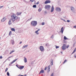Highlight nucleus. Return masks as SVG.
Wrapping results in <instances>:
<instances>
[{"mask_svg":"<svg viewBox=\"0 0 76 76\" xmlns=\"http://www.w3.org/2000/svg\"><path fill=\"white\" fill-rule=\"evenodd\" d=\"M44 73V70H42L40 72L39 74H41V73Z\"/></svg>","mask_w":76,"mask_h":76,"instance_id":"obj_17","label":"nucleus"},{"mask_svg":"<svg viewBox=\"0 0 76 76\" xmlns=\"http://www.w3.org/2000/svg\"><path fill=\"white\" fill-rule=\"evenodd\" d=\"M75 1H76V0H75Z\"/></svg>","mask_w":76,"mask_h":76,"instance_id":"obj_62","label":"nucleus"},{"mask_svg":"<svg viewBox=\"0 0 76 76\" xmlns=\"http://www.w3.org/2000/svg\"><path fill=\"white\" fill-rule=\"evenodd\" d=\"M36 4H39V2H37V3H36Z\"/></svg>","mask_w":76,"mask_h":76,"instance_id":"obj_39","label":"nucleus"},{"mask_svg":"<svg viewBox=\"0 0 76 76\" xmlns=\"http://www.w3.org/2000/svg\"><path fill=\"white\" fill-rule=\"evenodd\" d=\"M24 61L25 63H26L27 62V59L25 57H24Z\"/></svg>","mask_w":76,"mask_h":76,"instance_id":"obj_14","label":"nucleus"},{"mask_svg":"<svg viewBox=\"0 0 76 76\" xmlns=\"http://www.w3.org/2000/svg\"><path fill=\"white\" fill-rule=\"evenodd\" d=\"M11 19L9 21V25H11L12 24V23H14L16 20L18 19H20V17H18V16H16V15L15 14L12 15L11 16Z\"/></svg>","mask_w":76,"mask_h":76,"instance_id":"obj_1","label":"nucleus"},{"mask_svg":"<svg viewBox=\"0 0 76 76\" xmlns=\"http://www.w3.org/2000/svg\"><path fill=\"white\" fill-rule=\"evenodd\" d=\"M60 32H61V31H60Z\"/></svg>","mask_w":76,"mask_h":76,"instance_id":"obj_61","label":"nucleus"},{"mask_svg":"<svg viewBox=\"0 0 76 76\" xmlns=\"http://www.w3.org/2000/svg\"><path fill=\"white\" fill-rule=\"evenodd\" d=\"M7 76H9L10 74H9V72H7Z\"/></svg>","mask_w":76,"mask_h":76,"instance_id":"obj_31","label":"nucleus"},{"mask_svg":"<svg viewBox=\"0 0 76 76\" xmlns=\"http://www.w3.org/2000/svg\"><path fill=\"white\" fill-rule=\"evenodd\" d=\"M63 21L64 22H66V21L64 19L63 20Z\"/></svg>","mask_w":76,"mask_h":76,"instance_id":"obj_48","label":"nucleus"},{"mask_svg":"<svg viewBox=\"0 0 76 76\" xmlns=\"http://www.w3.org/2000/svg\"><path fill=\"white\" fill-rule=\"evenodd\" d=\"M69 45H68L67 46H66V48H69Z\"/></svg>","mask_w":76,"mask_h":76,"instance_id":"obj_33","label":"nucleus"},{"mask_svg":"<svg viewBox=\"0 0 76 76\" xmlns=\"http://www.w3.org/2000/svg\"><path fill=\"white\" fill-rule=\"evenodd\" d=\"M6 20V18H2V19L1 20V21L2 22H4V21H5V20Z\"/></svg>","mask_w":76,"mask_h":76,"instance_id":"obj_12","label":"nucleus"},{"mask_svg":"<svg viewBox=\"0 0 76 76\" xmlns=\"http://www.w3.org/2000/svg\"><path fill=\"white\" fill-rule=\"evenodd\" d=\"M42 25H45V23H44L42 22Z\"/></svg>","mask_w":76,"mask_h":76,"instance_id":"obj_32","label":"nucleus"},{"mask_svg":"<svg viewBox=\"0 0 76 76\" xmlns=\"http://www.w3.org/2000/svg\"><path fill=\"white\" fill-rule=\"evenodd\" d=\"M13 63H14V62L13 61H12V62L11 63V64H13Z\"/></svg>","mask_w":76,"mask_h":76,"instance_id":"obj_43","label":"nucleus"},{"mask_svg":"<svg viewBox=\"0 0 76 76\" xmlns=\"http://www.w3.org/2000/svg\"><path fill=\"white\" fill-rule=\"evenodd\" d=\"M0 45H1V44H0Z\"/></svg>","mask_w":76,"mask_h":76,"instance_id":"obj_59","label":"nucleus"},{"mask_svg":"<svg viewBox=\"0 0 76 76\" xmlns=\"http://www.w3.org/2000/svg\"><path fill=\"white\" fill-rule=\"evenodd\" d=\"M51 7V6L50 5H46L45 6V9L47 10H50V9Z\"/></svg>","mask_w":76,"mask_h":76,"instance_id":"obj_3","label":"nucleus"},{"mask_svg":"<svg viewBox=\"0 0 76 76\" xmlns=\"http://www.w3.org/2000/svg\"><path fill=\"white\" fill-rule=\"evenodd\" d=\"M21 13H22L21 12H17V15H21Z\"/></svg>","mask_w":76,"mask_h":76,"instance_id":"obj_19","label":"nucleus"},{"mask_svg":"<svg viewBox=\"0 0 76 76\" xmlns=\"http://www.w3.org/2000/svg\"><path fill=\"white\" fill-rule=\"evenodd\" d=\"M50 64L51 65H52V66H53V60H52V61H51V62L50 63Z\"/></svg>","mask_w":76,"mask_h":76,"instance_id":"obj_20","label":"nucleus"},{"mask_svg":"<svg viewBox=\"0 0 76 76\" xmlns=\"http://www.w3.org/2000/svg\"><path fill=\"white\" fill-rule=\"evenodd\" d=\"M31 23L33 26H36L37 25L38 23L36 21H32L31 22Z\"/></svg>","mask_w":76,"mask_h":76,"instance_id":"obj_2","label":"nucleus"},{"mask_svg":"<svg viewBox=\"0 0 76 76\" xmlns=\"http://www.w3.org/2000/svg\"><path fill=\"white\" fill-rule=\"evenodd\" d=\"M66 45L65 44H64L63 46H62V49L63 50H65L66 49Z\"/></svg>","mask_w":76,"mask_h":76,"instance_id":"obj_4","label":"nucleus"},{"mask_svg":"<svg viewBox=\"0 0 76 76\" xmlns=\"http://www.w3.org/2000/svg\"><path fill=\"white\" fill-rule=\"evenodd\" d=\"M61 20H63L64 19H62V18H61Z\"/></svg>","mask_w":76,"mask_h":76,"instance_id":"obj_51","label":"nucleus"},{"mask_svg":"<svg viewBox=\"0 0 76 76\" xmlns=\"http://www.w3.org/2000/svg\"><path fill=\"white\" fill-rule=\"evenodd\" d=\"M56 11H57L58 12H61V9L60 8L57 7L56 8Z\"/></svg>","mask_w":76,"mask_h":76,"instance_id":"obj_6","label":"nucleus"},{"mask_svg":"<svg viewBox=\"0 0 76 76\" xmlns=\"http://www.w3.org/2000/svg\"><path fill=\"white\" fill-rule=\"evenodd\" d=\"M32 19V18H31L30 19V20H31V19Z\"/></svg>","mask_w":76,"mask_h":76,"instance_id":"obj_55","label":"nucleus"},{"mask_svg":"<svg viewBox=\"0 0 76 76\" xmlns=\"http://www.w3.org/2000/svg\"><path fill=\"white\" fill-rule=\"evenodd\" d=\"M28 46V45H25V46H23L22 48V49H23V48H27Z\"/></svg>","mask_w":76,"mask_h":76,"instance_id":"obj_15","label":"nucleus"},{"mask_svg":"<svg viewBox=\"0 0 76 76\" xmlns=\"http://www.w3.org/2000/svg\"><path fill=\"white\" fill-rule=\"evenodd\" d=\"M61 32L62 34H63V31H64V28H63V27H62L61 28Z\"/></svg>","mask_w":76,"mask_h":76,"instance_id":"obj_13","label":"nucleus"},{"mask_svg":"<svg viewBox=\"0 0 76 76\" xmlns=\"http://www.w3.org/2000/svg\"><path fill=\"white\" fill-rule=\"evenodd\" d=\"M50 67H51V66L50 65L48 66V72L50 71Z\"/></svg>","mask_w":76,"mask_h":76,"instance_id":"obj_10","label":"nucleus"},{"mask_svg":"<svg viewBox=\"0 0 76 76\" xmlns=\"http://www.w3.org/2000/svg\"><path fill=\"white\" fill-rule=\"evenodd\" d=\"M13 52H15V51L12 50V51H11L10 52V54H12V53H13Z\"/></svg>","mask_w":76,"mask_h":76,"instance_id":"obj_27","label":"nucleus"},{"mask_svg":"<svg viewBox=\"0 0 76 76\" xmlns=\"http://www.w3.org/2000/svg\"><path fill=\"white\" fill-rule=\"evenodd\" d=\"M17 60H18V59H15L13 61L14 62H14H15V61H17Z\"/></svg>","mask_w":76,"mask_h":76,"instance_id":"obj_30","label":"nucleus"},{"mask_svg":"<svg viewBox=\"0 0 76 76\" xmlns=\"http://www.w3.org/2000/svg\"><path fill=\"white\" fill-rule=\"evenodd\" d=\"M56 48L57 49V48H59V46H56Z\"/></svg>","mask_w":76,"mask_h":76,"instance_id":"obj_29","label":"nucleus"},{"mask_svg":"<svg viewBox=\"0 0 76 76\" xmlns=\"http://www.w3.org/2000/svg\"><path fill=\"white\" fill-rule=\"evenodd\" d=\"M46 45H47V44H46Z\"/></svg>","mask_w":76,"mask_h":76,"instance_id":"obj_58","label":"nucleus"},{"mask_svg":"<svg viewBox=\"0 0 76 76\" xmlns=\"http://www.w3.org/2000/svg\"><path fill=\"white\" fill-rule=\"evenodd\" d=\"M30 1L31 2H33V1H35V0H30Z\"/></svg>","mask_w":76,"mask_h":76,"instance_id":"obj_34","label":"nucleus"},{"mask_svg":"<svg viewBox=\"0 0 76 76\" xmlns=\"http://www.w3.org/2000/svg\"><path fill=\"white\" fill-rule=\"evenodd\" d=\"M54 7L53 6H52L51 12H53L54 11Z\"/></svg>","mask_w":76,"mask_h":76,"instance_id":"obj_11","label":"nucleus"},{"mask_svg":"<svg viewBox=\"0 0 76 76\" xmlns=\"http://www.w3.org/2000/svg\"><path fill=\"white\" fill-rule=\"evenodd\" d=\"M66 61H67L66 60H65L64 61V62H63V64H64V63L66 62Z\"/></svg>","mask_w":76,"mask_h":76,"instance_id":"obj_38","label":"nucleus"},{"mask_svg":"<svg viewBox=\"0 0 76 76\" xmlns=\"http://www.w3.org/2000/svg\"><path fill=\"white\" fill-rule=\"evenodd\" d=\"M76 51V48H75L74 50L73 53H72V54H73V53H75V51Z\"/></svg>","mask_w":76,"mask_h":76,"instance_id":"obj_26","label":"nucleus"},{"mask_svg":"<svg viewBox=\"0 0 76 76\" xmlns=\"http://www.w3.org/2000/svg\"><path fill=\"white\" fill-rule=\"evenodd\" d=\"M12 34V31H10V32L9 33V35H11V34Z\"/></svg>","mask_w":76,"mask_h":76,"instance_id":"obj_28","label":"nucleus"},{"mask_svg":"<svg viewBox=\"0 0 76 76\" xmlns=\"http://www.w3.org/2000/svg\"><path fill=\"white\" fill-rule=\"evenodd\" d=\"M38 10L39 12H41L42 10V9L41 8H40L38 9Z\"/></svg>","mask_w":76,"mask_h":76,"instance_id":"obj_23","label":"nucleus"},{"mask_svg":"<svg viewBox=\"0 0 76 76\" xmlns=\"http://www.w3.org/2000/svg\"><path fill=\"white\" fill-rule=\"evenodd\" d=\"M11 57H12V56H10L8 58H11Z\"/></svg>","mask_w":76,"mask_h":76,"instance_id":"obj_46","label":"nucleus"},{"mask_svg":"<svg viewBox=\"0 0 76 76\" xmlns=\"http://www.w3.org/2000/svg\"><path fill=\"white\" fill-rule=\"evenodd\" d=\"M74 28H75V29H76V26H74Z\"/></svg>","mask_w":76,"mask_h":76,"instance_id":"obj_42","label":"nucleus"},{"mask_svg":"<svg viewBox=\"0 0 76 76\" xmlns=\"http://www.w3.org/2000/svg\"><path fill=\"white\" fill-rule=\"evenodd\" d=\"M28 20H28L27 21H28Z\"/></svg>","mask_w":76,"mask_h":76,"instance_id":"obj_56","label":"nucleus"},{"mask_svg":"<svg viewBox=\"0 0 76 76\" xmlns=\"http://www.w3.org/2000/svg\"><path fill=\"white\" fill-rule=\"evenodd\" d=\"M33 7L34 8H36L37 7V5H34L33 6Z\"/></svg>","mask_w":76,"mask_h":76,"instance_id":"obj_25","label":"nucleus"},{"mask_svg":"<svg viewBox=\"0 0 76 76\" xmlns=\"http://www.w3.org/2000/svg\"><path fill=\"white\" fill-rule=\"evenodd\" d=\"M51 1L50 0H47L45 2V4H48V3H50Z\"/></svg>","mask_w":76,"mask_h":76,"instance_id":"obj_7","label":"nucleus"},{"mask_svg":"<svg viewBox=\"0 0 76 76\" xmlns=\"http://www.w3.org/2000/svg\"><path fill=\"white\" fill-rule=\"evenodd\" d=\"M23 76H26V75H23Z\"/></svg>","mask_w":76,"mask_h":76,"instance_id":"obj_49","label":"nucleus"},{"mask_svg":"<svg viewBox=\"0 0 76 76\" xmlns=\"http://www.w3.org/2000/svg\"><path fill=\"white\" fill-rule=\"evenodd\" d=\"M1 39V37H0V39Z\"/></svg>","mask_w":76,"mask_h":76,"instance_id":"obj_57","label":"nucleus"},{"mask_svg":"<svg viewBox=\"0 0 76 76\" xmlns=\"http://www.w3.org/2000/svg\"><path fill=\"white\" fill-rule=\"evenodd\" d=\"M7 70H8V69H7V68L6 69H5V72H7Z\"/></svg>","mask_w":76,"mask_h":76,"instance_id":"obj_35","label":"nucleus"},{"mask_svg":"<svg viewBox=\"0 0 76 76\" xmlns=\"http://www.w3.org/2000/svg\"><path fill=\"white\" fill-rule=\"evenodd\" d=\"M11 31H14V32L15 31V29L14 28H12L11 29Z\"/></svg>","mask_w":76,"mask_h":76,"instance_id":"obj_22","label":"nucleus"},{"mask_svg":"<svg viewBox=\"0 0 76 76\" xmlns=\"http://www.w3.org/2000/svg\"><path fill=\"white\" fill-rule=\"evenodd\" d=\"M3 7V6H2L1 7H0V9H1V8H2V7Z\"/></svg>","mask_w":76,"mask_h":76,"instance_id":"obj_44","label":"nucleus"},{"mask_svg":"<svg viewBox=\"0 0 76 76\" xmlns=\"http://www.w3.org/2000/svg\"><path fill=\"white\" fill-rule=\"evenodd\" d=\"M71 10L73 12H75V9L73 7H71Z\"/></svg>","mask_w":76,"mask_h":76,"instance_id":"obj_8","label":"nucleus"},{"mask_svg":"<svg viewBox=\"0 0 76 76\" xmlns=\"http://www.w3.org/2000/svg\"><path fill=\"white\" fill-rule=\"evenodd\" d=\"M39 48L40 50L41 51H42V52L43 51H44V47L42 46H40L39 47Z\"/></svg>","mask_w":76,"mask_h":76,"instance_id":"obj_5","label":"nucleus"},{"mask_svg":"<svg viewBox=\"0 0 76 76\" xmlns=\"http://www.w3.org/2000/svg\"><path fill=\"white\" fill-rule=\"evenodd\" d=\"M67 22H70V21H69V20H67Z\"/></svg>","mask_w":76,"mask_h":76,"instance_id":"obj_41","label":"nucleus"},{"mask_svg":"<svg viewBox=\"0 0 76 76\" xmlns=\"http://www.w3.org/2000/svg\"><path fill=\"white\" fill-rule=\"evenodd\" d=\"M2 56H1L0 57V58H2Z\"/></svg>","mask_w":76,"mask_h":76,"instance_id":"obj_47","label":"nucleus"},{"mask_svg":"<svg viewBox=\"0 0 76 76\" xmlns=\"http://www.w3.org/2000/svg\"><path fill=\"white\" fill-rule=\"evenodd\" d=\"M15 42V41L13 40H11V43H12V45H14V42Z\"/></svg>","mask_w":76,"mask_h":76,"instance_id":"obj_18","label":"nucleus"},{"mask_svg":"<svg viewBox=\"0 0 76 76\" xmlns=\"http://www.w3.org/2000/svg\"><path fill=\"white\" fill-rule=\"evenodd\" d=\"M40 31V29H38L35 32V33L37 35H38L39 34V32H38V31Z\"/></svg>","mask_w":76,"mask_h":76,"instance_id":"obj_9","label":"nucleus"},{"mask_svg":"<svg viewBox=\"0 0 76 76\" xmlns=\"http://www.w3.org/2000/svg\"><path fill=\"white\" fill-rule=\"evenodd\" d=\"M51 39H53L54 38V35L53 34L50 37Z\"/></svg>","mask_w":76,"mask_h":76,"instance_id":"obj_21","label":"nucleus"},{"mask_svg":"<svg viewBox=\"0 0 76 76\" xmlns=\"http://www.w3.org/2000/svg\"><path fill=\"white\" fill-rule=\"evenodd\" d=\"M61 20H63L64 19H62V18H61Z\"/></svg>","mask_w":76,"mask_h":76,"instance_id":"obj_50","label":"nucleus"},{"mask_svg":"<svg viewBox=\"0 0 76 76\" xmlns=\"http://www.w3.org/2000/svg\"><path fill=\"white\" fill-rule=\"evenodd\" d=\"M74 57H75V58H76V54H75V55H74Z\"/></svg>","mask_w":76,"mask_h":76,"instance_id":"obj_40","label":"nucleus"},{"mask_svg":"<svg viewBox=\"0 0 76 76\" xmlns=\"http://www.w3.org/2000/svg\"><path fill=\"white\" fill-rule=\"evenodd\" d=\"M64 39L65 40H66V39H67V37H66V36L64 37Z\"/></svg>","mask_w":76,"mask_h":76,"instance_id":"obj_24","label":"nucleus"},{"mask_svg":"<svg viewBox=\"0 0 76 76\" xmlns=\"http://www.w3.org/2000/svg\"><path fill=\"white\" fill-rule=\"evenodd\" d=\"M22 42H20L19 43V44H22Z\"/></svg>","mask_w":76,"mask_h":76,"instance_id":"obj_45","label":"nucleus"},{"mask_svg":"<svg viewBox=\"0 0 76 76\" xmlns=\"http://www.w3.org/2000/svg\"><path fill=\"white\" fill-rule=\"evenodd\" d=\"M50 76H54V74L53 73L51 74Z\"/></svg>","mask_w":76,"mask_h":76,"instance_id":"obj_36","label":"nucleus"},{"mask_svg":"<svg viewBox=\"0 0 76 76\" xmlns=\"http://www.w3.org/2000/svg\"><path fill=\"white\" fill-rule=\"evenodd\" d=\"M16 66H17V67H18V68L19 67H18V65H16Z\"/></svg>","mask_w":76,"mask_h":76,"instance_id":"obj_52","label":"nucleus"},{"mask_svg":"<svg viewBox=\"0 0 76 76\" xmlns=\"http://www.w3.org/2000/svg\"><path fill=\"white\" fill-rule=\"evenodd\" d=\"M29 51H28V52H29Z\"/></svg>","mask_w":76,"mask_h":76,"instance_id":"obj_60","label":"nucleus"},{"mask_svg":"<svg viewBox=\"0 0 76 76\" xmlns=\"http://www.w3.org/2000/svg\"><path fill=\"white\" fill-rule=\"evenodd\" d=\"M9 66H10V64L9 65Z\"/></svg>","mask_w":76,"mask_h":76,"instance_id":"obj_54","label":"nucleus"},{"mask_svg":"<svg viewBox=\"0 0 76 76\" xmlns=\"http://www.w3.org/2000/svg\"><path fill=\"white\" fill-rule=\"evenodd\" d=\"M61 54H63V52H61Z\"/></svg>","mask_w":76,"mask_h":76,"instance_id":"obj_53","label":"nucleus"},{"mask_svg":"<svg viewBox=\"0 0 76 76\" xmlns=\"http://www.w3.org/2000/svg\"><path fill=\"white\" fill-rule=\"evenodd\" d=\"M47 67H45V69H44V70H47Z\"/></svg>","mask_w":76,"mask_h":76,"instance_id":"obj_37","label":"nucleus"},{"mask_svg":"<svg viewBox=\"0 0 76 76\" xmlns=\"http://www.w3.org/2000/svg\"><path fill=\"white\" fill-rule=\"evenodd\" d=\"M19 69H23L24 68V66H20V67H18Z\"/></svg>","mask_w":76,"mask_h":76,"instance_id":"obj_16","label":"nucleus"}]
</instances>
